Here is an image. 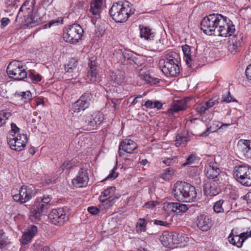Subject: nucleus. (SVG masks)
I'll list each match as a JSON object with an SVG mask.
<instances>
[{
    "label": "nucleus",
    "instance_id": "nucleus-1",
    "mask_svg": "<svg viewBox=\"0 0 251 251\" xmlns=\"http://www.w3.org/2000/svg\"><path fill=\"white\" fill-rule=\"evenodd\" d=\"M201 28L208 35L228 37L235 31L232 21L220 14H211L204 17L201 22Z\"/></svg>",
    "mask_w": 251,
    "mask_h": 251
},
{
    "label": "nucleus",
    "instance_id": "nucleus-2",
    "mask_svg": "<svg viewBox=\"0 0 251 251\" xmlns=\"http://www.w3.org/2000/svg\"><path fill=\"white\" fill-rule=\"evenodd\" d=\"M134 11L127 1H120L113 3L109 13L116 23H124L134 13Z\"/></svg>",
    "mask_w": 251,
    "mask_h": 251
},
{
    "label": "nucleus",
    "instance_id": "nucleus-3",
    "mask_svg": "<svg viewBox=\"0 0 251 251\" xmlns=\"http://www.w3.org/2000/svg\"><path fill=\"white\" fill-rule=\"evenodd\" d=\"M32 0H27L20 7L15 19V22L21 24L23 28H29L38 24L34 21L32 12L33 10Z\"/></svg>",
    "mask_w": 251,
    "mask_h": 251
},
{
    "label": "nucleus",
    "instance_id": "nucleus-4",
    "mask_svg": "<svg viewBox=\"0 0 251 251\" xmlns=\"http://www.w3.org/2000/svg\"><path fill=\"white\" fill-rule=\"evenodd\" d=\"M103 120V115L100 112L93 114L88 113L82 116L80 119V124L84 129H95Z\"/></svg>",
    "mask_w": 251,
    "mask_h": 251
},
{
    "label": "nucleus",
    "instance_id": "nucleus-5",
    "mask_svg": "<svg viewBox=\"0 0 251 251\" xmlns=\"http://www.w3.org/2000/svg\"><path fill=\"white\" fill-rule=\"evenodd\" d=\"M233 176L235 179L242 185L251 186V168L249 166L242 165L235 166L233 170Z\"/></svg>",
    "mask_w": 251,
    "mask_h": 251
},
{
    "label": "nucleus",
    "instance_id": "nucleus-6",
    "mask_svg": "<svg viewBox=\"0 0 251 251\" xmlns=\"http://www.w3.org/2000/svg\"><path fill=\"white\" fill-rule=\"evenodd\" d=\"M83 33V29L81 26L77 24H74L64 29L63 38L66 42L75 44L81 39Z\"/></svg>",
    "mask_w": 251,
    "mask_h": 251
},
{
    "label": "nucleus",
    "instance_id": "nucleus-7",
    "mask_svg": "<svg viewBox=\"0 0 251 251\" xmlns=\"http://www.w3.org/2000/svg\"><path fill=\"white\" fill-rule=\"evenodd\" d=\"M69 209L67 207L53 209L49 213L48 218L54 225L61 226L69 219Z\"/></svg>",
    "mask_w": 251,
    "mask_h": 251
},
{
    "label": "nucleus",
    "instance_id": "nucleus-8",
    "mask_svg": "<svg viewBox=\"0 0 251 251\" xmlns=\"http://www.w3.org/2000/svg\"><path fill=\"white\" fill-rule=\"evenodd\" d=\"M6 72L10 77L15 80H22L27 76V73L18 61L11 62L6 69Z\"/></svg>",
    "mask_w": 251,
    "mask_h": 251
},
{
    "label": "nucleus",
    "instance_id": "nucleus-9",
    "mask_svg": "<svg viewBox=\"0 0 251 251\" xmlns=\"http://www.w3.org/2000/svg\"><path fill=\"white\" fill-rule=\"evenodd\" d=\"M27 141L26 135L24 133L18 134L17 135L10 134L7 137V143L10 148L17 151H21L24 149Z\"/></svg>",
    "mask_w": 251,
    "mask_h": 251
},
{
    "label": "nucleus",
    "instance_id": "nucleus-10",
    "mask_svg": "<svg viewBox=\"0 0 251 251\" xmlns=\"http://www.w3.org/2000/svg\"><path fill=\"white\" fill-rule=\"evenodd\" d=\"M228 36L229 37L228 42V50L233 54L240 52L243 44V34L238 31L236 34Z\"/></svg>",
    "mask_w": 251,
    "mask_h": 251
},
{
    "label": "nucleus",
    "instance_id": "nucleus-11",
    "mask_svg": "<svg viewBox=\"0 0 251 251\" xmlns=\"http://www.w3.org/2000/svg\"><path fill=\"white\" fill-rule=\"evenodd\" d=\"M35 194L33 186L23 185L21 187L19 194L14 195L13 198L16 201L24 203L30 201Z\"/></svg>",
    "mask_w": 251,
    "mask_h": 251
},
{
    "label": "nucleus",
    "instance_id": "nucleus-12",
    "mask_svg": "<svg viewBox=\"0 0 251 251\" xmlns=\"http://www.w3.org/2000/svg\"><path fill=\"white\" fill-rule=\"evenodd\" d=\"M92 94L89 92L83 93L72 106L74 112L78 113L88 108L92 101Z\"/></svg>",
    "mask_w": 251,
    "mask_h": 251
},
{
    "label": "nucleus",
    "instance_id": "nucleus-13",
    "mask_svg": "<svg viewBox=\"0 0 251 251\" xmlns=\"http://www.w3.org/2000/svg\"><path fill=\"white\" fill-rule=\"evenodd\" d=\"M159 64L162 72L167 76H176L180 73L179 63H173L161 59Z\"/></svg>",
    "mask_w": 251,
    "mask_h": 251
},
{
    "label": "nucleus",
    "instance_id": "nucleus-14",
    "mask_svg": "<svg viewBox=\"0 0 251 251\" xmlns=\"http://www.w3.org/2000/svg\"><path fill=\"white\" fill-rule=\"evenodd\" d=\"M137 148L138 146L134 141L131 139H125L121 142L119 146V155L126 158L127 155L125 152L131 154Z\"/></svg>",
    "mask_w": 251,
    "mask_h": 251
},
{
    "label": "nucleus",
    "instance_id": "nucleus-15",
    "mask_svg": "<svg viewBox=\"0 0 251 251\" xmlns=\"http://www.w3.org/2000/svg\"><path fill=\"white\" fill-rule=\"evenodd\" d=\"M220 181L209 179L204 184L203 191L207 196H215L221 192L220 186Z\"/></svg>",
    "mask_w": 251,
    "mask_h": 251
},
{
    "label": "nucleus",
    "instance_id": "nucleus-16",
    "mask_svg": "<svg viewBox=\"0 0 251 251\" xmlns=\"http://www.w3.org/2000/svg\"><path fill=\"white\" fill-rule=\"evenodd\" d=\"M218 164L215 161H211L205 165L204 171L208 180H220L219 175L221 170Z\"/></svg>",
    "mask_w": 251,
    "mask_h": 251
},
{
    "label": "nucleus",
    "instance_id": "nucleus-17",
    "mask_svg": "<svg viewBox=\"0 0 251 251\" xmlns=\"http://www.w3.org/2000/svg\"><path fill=\"white\" fill-rule=\"evenodd\" d=\"M182 50L184 54L183 59L186 64L190 68L194 66L195 63V52L196 49L193 47H190L186 44L182 47Z\"/></svg>",
    "mask_w": 251,
    "mask_h": 251
},
{
    "label": "nucleus",
    "instance_id": "nucleus-18",
    "mask_svg": "<svg viewBox=\"0 0 251 251\" xmlns=\"http://www.w3.org/2000/svg\"><path fill=\"white\" fill-rule=\"evenodd\" d=\"M196 224L198 228L202 231H207L213 226V221L208 215L201 214L196 218Z\"/></svg>",
    "mask_w": 251,
    "mask_h": 251
},
{
    "label": "nucleus",
    "instance_id": "nucleus-19",
    "mask_svg": "<svg viewBox=\"0 0 251 251\" xmlns=\"http://www.w3.org/2000/svg\"><path fill=\"white\" fill-rule=\"evenodd\" d=\"M89 181V177L86 169L80 168L76 177L72 180L74 186L81 188L86 186Z\"/></svg>",
    "mask_w": 251,
    "mask_h": 251
},
{
    "label": "nucleus",
    "instance_id": "nucleus-20",
    "mask_svg": "<svg viewBox=\"0 0 251 251\" xmlns=\"http://www.w3.org/2000/svg\"><path fill=\"white\" fill-rule=\"evenodd\" d=\"M185 182L177 181L174 184L172 193L176 200L185 202Z\"/></svg>",
    "mask_w": 251,
    "mask_h": 251
},
{
    "label": "nucleus",
    "instance_id": "nucleus-21",
    "mask_svg": "<svg viewBox=\"0 0 251 251\" xmlns=\"http://www.w3.org/2000/svg\"><path fill=\"white\" fill-rule=\"evenodd\" d=\"M240 152L246 158H251V141L249 140H240L237 144Z\"/></svg>",
    "mask_w": 251,
    "mask_h": 251
},
{
    "label": "nucleus",
    "instance_id": "nucleus-22",
    "mask_svg": "<svg viewBox=\"0 0 251 251\" xmlns=\"http://www.w3.org/2000/svg\"><path fill=\"white\" fill-rule=\"evenodd\" d=\"M48 209V205L43 202H36L31 211L32 216L36 220H39L42 213L45 212Z\"/></svg>",
    "mask_w": 251,
    "mask_h": 251
},
{
    "label": "nucleus",
    "instance_id": "nucleus-23",
    "mask_svg": "<svg viewBox=\"0 0 251 251\" xmlns=\"http://www.w3.org/2000/svg\"><path fill=\"white\" fill-rule=\"evenodd\" d=\"M185 202H190L194 201L197 197V192L194 186L185 182Z\"/></svg>",
    "mask_w": 251,
    "mask_h": 251
},
{
    "label": "nucleus",
    "instance_id": "nucleus-24",
    "mask_svg": "<svg viewBox=\"0 0 251 251\" xmlns=\"http://www.w3.org/2000/svg\"><path fill=\"white\" fill-rule=\"evenodd\" d=\"M167 207L177 215H181L188 210V208L186 204L177 202L169 203Z\"/></svg>",
    "mask_w": 251,
    "mask_h": 251
},
{
    "label": "nucleus",
    "instance_id": "nucleus-25",
    "mask_svg": "<svg viewBox=\"0 0 251 251\" xmlns=\"http://www.w3.org/2000/svg\"><path fill=\"white\" fill-rule=\"evenodd\" d=\"M140 31V37L146 40H151L154 37V32L148 26L140 25L139 26Z\"/></svg>",
    "mask_w": 251,
    "mask_h": 251
},
{
    "label": "nucleus",
    "instance_id": "nucleus-26",
    "mask_svg": "<svg viewBox=\"0 0 251 251\" xmlns=\"http://www.w3.org/2000/svg\"><path fill=\"white\" fill-rule=\"evenodd\" d=\"M37 227L35 226H31L22 236L21 243L26 245L31 241L32 238L37 232Z\"/></svg>",
    "mask_w": 251,
    "mask_h": 251
},
{
    "label": "nucleus",
    "instance_id": "nucleus-27",
    "mask_svg": "<svg viewBox=\"0 0 251 251\" xmlns=\"http://www.w3.org/2000/svg\"><path fill=\"white\" fill-rule=\"evenodd\" d=\"M103 0H93L90 4V12L97 18H100V13Z\"/></svg>",
    "mask_w": 251,
    "mask_h": 251
},
{
    "label": "nucleus",
    "instance_id": "nucleus-28",
    "mask_svg": "<svg viewBox=\"0 0 251 251\" xmlns=\"http://www.w3.org/2000/svg\"><path fill=\"white\" fill-rule=\"evenodd\" d=\"M125 77L124 73L120 70L110 73V78L113 85H121Z\"/></svg>",
    "mask_w": 251,
    "mask_h": 251
},
{
    "label": "nucleus",
    "instance_id": "nucleus-29",
    "mask_svg": "<svg viewBox=\"0 0 251 251\" xmlns=\"http://www.w3.org/2000/svg\"><path fill=\"white\" fill-rule=\"evenodd\" d=\"M228 240L230 244L239 248L242 247L244 242L243 238L240 237V234L237 235L233 233V230H232L231 233L229 234L228 237Z\"/></svg>",
    "mask_w": 251,
    "mask_h": 251
},
{
    "label": "nucleus",
    "instance_id": "nucleus-30",
    "mask_svg": "<svg viewBox=\"0 0 251 251\" xmlns=\"http://www.w3.org/2000/svg\"><path fill=\"white\" fill-rule=\"evenodd\" d=\"M160 241L162 245L166 247H171L175 243L174 235L172 233L165 232L160 237Z\"/></svg>",
    "mask_w": 251,
    "mask_h": 251
},
{
    "label": "nucleus",
    "instance_id": "nucleus-31",
    "mask_svg": "<svg viewBox=\"0 0 251 251\" xmlns=\"http://www.w3.org/2000/svg\"><path fill=\"white\" fill-rule=\"evenodd\" d=\"M190 140V134L188 131H184L178 133L176 137V147H179L181 145L186 144Z\"/></svg>",
    "mask_w": 251,
    "mask_h": 251
},
{
    "label": "nucleus",
    "instance_id": "nucleus-32",
    "mask_svg": "<svg viewBox=\"0 0 251 251\" xmlns=\"http://www.w3.org/2000/svg\"><path fill=\"white\" fill-rule=\"evenodd\" d=\"M162 59L173 63H179L180 60V57L179 55L176 52L170 51L167 53L165 55L164 58Z\"/></svg>",
    "mask_w": 251,
    "mask_h": 251
},
{
    "label": "nucleus",
    "instance_id": "nucleus-33",
    "mask_svg": "<svg viewBox=\"0 0 251 251\" xmlns=\"http://www.w3.org/2000/svg\"><path fill=\"white\" fill-rule=\"evenodd\" d=\"M115 190L116 188L114 186L109 187L105 189L102 195L100 196V200H102L104 198H107V199L116 198L115 197L113 196Z\"/></svg>",
    "mask_w": 251,
    "mask_h": 251
},
{
    "label": "nucleus",
    "instance_id": "nucleus-34",
    "mask_svg": "<svg viewBox=\"0 0 251 251\" xmlns=\"http://www.w3.org/2000/svg\"><path fill=\"white\" fill-rule=\"evenodd\" d=\"M8 238L3 230L0 229V249L3 251L7 250L6 246L9 244Z\"/></svg>",
    "mask_w": 251,
    "mask_h": 251
},
{
    "label": "nucleus",
    "instance_id": "nucleus-35",
    "mask_svg": "<svg viewBox=\"0 0 251 251\" xmlns=\"http://www.w3.org/2000/svg\"><path fill=\"white\" fill-rule=\"evenodd\" d=\"M77 65V61L75 58H71L68 64L65 66V70L67 73H74L76 70V66Z\"/></svg>",
    "mask_w": 251,
    "mask_h": 251
},
{
    "label": "nucleus",
    "instance_id": "nucleus-36",
    "mask_svg": "<svg viewBox=\"0 0 251 251\" xmlns=\"http://www.w3.org/2000/svg\"><path fill=\"white\" fill-rule=\"evenodd\" d=\"M185 103L183 100H177L174 101L173 107L170 109L171 112H177L185 109Z\"/></svg>",
    "mask_w": 251,
    "mask_h": 251
},
{
    "label": "nucleus",
    "instance_id": "nucleus-37",
    "mask_svg": "<svg viewBox=\"0 0 251 251\" xmlns=\"http://www.w3.org/2000/svg\"><path fill=\"white\" fill-rule=\"evenodd\" d=\"M125 52H122L121 50H118L113 53V59L117 63H121L123 65H125L124 56Z\"/></svg>",
    "mask_w": 251,
    "mask_h": 251
},
{
    "label": "nucleus",
    "instance_id": "nucleus-38",
    "mask_svg": "<svg viewBox=\"0 0 251 251\" xmlns=\"http://www.w3.org/2000/svg\"><path fill=\"white\" fill-rule=\"evenodd\" d=\"M11 116L10 112L2 110L0 111V127L4 125L6 121Z\"/></svg>",
    "mask_w": 251,
    "mask_h": 251
},
{
    "label": "nucleus",
    "instance_id": "nucleus-39",
    "mask_svg": "<svg viewBox=\"0 0 251 251\" xmlns=\"http://www.w3.org/2000/svg\"><path fill=\"white\" fill-rule=\"evenodd\" d=\"M15 96L18 97H22L23 99L25 100V102H27L28 100L32 99V95L30 91H27L26 92H22L21 93L16 92L15 94Z\"/></svg>",
    "mask_w": 251,
    "mask_h": 251
},
{
    "label": "nucleus",
    "instance_id": "nucleus-40",
    "mask_svg": "<svg viewBox=\"0 0 251 251\" xmlns=\"http://www.w3.org/2000/svg\"><path fill=\"white\" fill-rule=\"evenodd\" d=\"M224 203L225 201L223 200H220L215 202L213 208L214 212L217 213L224 212L223 204Z\"/></svg>",
    "mask_w": 251,
    "mask_h": 251
},
{
    "label": "nucleus",
    "instance_id": "nucleus-41",
    "mask_svg": "<svg viewBox=\"0 0 251 251\" xmlns=\"http://www.w3.org/2000/svg\"><path fill=\"white\" fill-rule=\"evenodd\" d=\"M97 73L96 66L93 65L91 62L90 66V72L88 74V77L91 81L95 82L97 80Z\"/></svg>",
    "mask_w": 251,
    "mask_h": 251
},
{
    "label": "nucleus",
    "instance_id": "nucleus-42",
    "mask_svg": "<svg viewBox=\"0 0 251 251\" xmlns=\"http://www.w3.org/2000/svg\"><path fill=\"white\" fill-rule=\"evenodd\" d=\"M143 79L147 82V83L150 85L155 84L159 82L158 78L153 77L149 74L145 75L144 76Z\"/></svg>",
    "mask_w": 251,
    "mask_h": 251
},
{
    "label": "nucleus",
    "instance_id": "nucleus-43",
    "mask_svg": "<svg viewBox=\"0 0 251 251\" xmlns=\"http://www.w3.org/2000/svg\"><path fill=\"white\" fill-rule=\"evenodd\" d=\"M198 160V157L195 154H191L187 158L185 162L182 164V166H185L195 163Z\"/></svg>",
    "mask_w": 251,
    "mask_h": 251
},
{
    "label": "nucleus",
    "instance_id": "nucleus-44",
    "mask_svg": "<svg viewBox=\"0 0 251 251\" xmlns=\"http://www.w3.org/2000/svg\"><path fill=\"white\" fill-rule=\"evenodd\" d=\"M28 76L33 81L39 82L41 80V75L39 74H35L32 71L28 73Z\"/></svg>",
    "mask_w": 251,
    "mask_h": 251
},
{
    "label": "nucleus",
    "instance_id": "nucleus-45",
    "mask_svg": "<svg viewBox=\"0 0 251 251\" xmlns=\"http://www.w3.org/2000/svg\"><path fill=\"white\" fill-rule=\"evenodd\" d=\"M236 100L231 97L230 92L229 91L226 92L223 94L222 98L221 100L222 102H225L226 103L230 102L231 101H236Z\"/></svg>",
    "mask_w": 251,
    "mask_h": 251
},
{
    "label": "nucleus",
    "instance_id": "nucleus-46",
    "mask_svg": "<svg viewBox=\"0 0 251 251\" xmlns=\"http://www.w3.org/2000/svg\"><path fill=\"white\" fill-rule=\"evenodd\" d=\"M63 24V20L55 19L50 21L48 24L44 25V28H50L52 26H56Z\"/></svg>",
    "mask_w": 251,
    "mask_h": 251
},
{
    "label": "nucleus",
    "instance_id": "nucleus-47",
    "mask_svg": "<svg viewBox=\"0 0 251 251\" xmlns=\"http://www.w3.org/2000/svg\"><path fill=\"white\" fill-rule=\"evenodd\" d=\"M196 109L197 112L201 115L203 114L205 112L208 110L207 105L205 102L198 104L197 106Z\"/></svg>",
    "mask_w": 251,
    "mask_h": 251
},
{
    "label": "nucleus",
    "instance_id": "nucleus-48",
    "mask_svg": "<svg viewBox=\"0 0 251 251\" xmlns=\"http://www.w3.org/2000/svg\"><path fill=\"white\" fill-rule=\"evenodd\" d=\"M4 4L7 8L6 11H10L16 7V0H5Z\"/></svg>",
    "mask_w": 251,
    "mask_h": 251
},
{
    "label": "nucleus",
    "instance_id": "nucleus-49",
    "mask_svg": "<svg viewBox=\"0 0 251 251\" xmlns=\"http://www.w3.org/2000/svg\"><path fill=\"white\" fill-rule=\"evenodd\" d=\"M116 199L117 198L108 199H107V198H104V199H102V200H100V201L104 203L106 208H108L113 205V204L116 201Z\"/></svg>",
    "mask_w": 251,
    "mask_h": 251
},
{
    "label": "nucleus",
    "instance_id": "nucleus-50",
    "mask_svg": "<svg viewBox=\"0 0 251 251\" xmlns=\"http://www.w3.org/2000/svg\"><path fill=\"white\" fill-rule=\"evenodd\" d=\"M145 222L146 220L144 218H140L137 223V227H139V229L141 231L144 232L146 230Z\"/></svg>",
    "mask_w": 251,
    "mask_h": 251
},
{
    "label": "nucleus",
    "instance_id": "nucleus-51",
    "mask_svg": "<svg viewBox=\"0 0 251 251\" xmlns=\"http://www.w3.org/2000/svg\"><path fill=\"white\" fill-rule=\"evenodd\" d=\"M124 59L125 65H127L128 64H132V62H134L133 54L131 53L125 52Z\"/></svg>",
    "mask_w": 251,
    "mask_h": 251
},
{
    "label": "nucleus",
    "instance_id": "nucleus-52",
    "mask_svg": "<svg viewBox=\"0 0 251 251\" xmlns=\"http://www.w3.org/2000/svg\"><path fill=\"white\" fill-rule=\"evenodd\" d=\"M117 170V164L114 166V167L112 170L111 173L109 174V175L104 179V180H105L107 179L110 178L112 180L116 179L118 176V173L116 172Z\"/></svg>",
    "mask_w": 251,
    "mask_h": 251
},
{
    "label": "nucleus",
    "instance_id": "nucleus-53",
    "mask_svg": "<svg viewBox=\"0 0 251 251\" xmlns=\"http://www.w3.org/2000/svg\"><path fill=\"white\" fill-rule=\"evenodd\" d=\"M74 166L73 163L71 161H65L60 166L61 170L63 171L65 169L69 170Z\"/></svg>",
    "mask_w": 251,
    "mask_h": 251
},
{
    "label": "nucleus",
    "instance_id": "nucleus-54",
    "mask_svg": "<svg viewBox=\"0 0 251 251\" xmlns=\"http://www.w3.org/2000/svg\"><path fill=\"white\" fill-rule=\"evenodd\" d=\"M240 235L244 241L248 238L251 237V226L249 227L246 231L240 233Z\"/></svg>",
    "mask_w": 251,
    "mask_h": 251
},
{
    "label": "nucleus",
    "instance_id": "nucleus-55",
    "mask_svg": "<svg viewBox=\"0 0 251 251\" xmlns=\"http://www.w3.org/2000/svg\"><path fill=\"white\" fill-rule=\"evenodd\" d=\"M206 105H207V109H209L210 108L213 107L214 105H216L219 103V101L218 100H214V99H211L208 101H207L205 102Z\"/></svg>",
    "mask_w": 251,
    "mask_h": 251
},
{
    "label": "nucleus",
    "instance_id": "nucleus-56",
    "mask_svg": "<svg viewBox=\"0 0 251 251\" xmlns=\"http://www.w3.org/2000/svg\"><path fill=\"white\" fill-rule=\"evenodd\" d=\"M88 211L93 215H96L99 214L100 210L95 206H90L88 207Z\"/></svg>",
    "mask_w": 251,
    "mask_h": 251
},
{
    "label": "nucleus",
    "instance_id": "nucleus-57",
    "mask_svg": "<svg viewBox=\"0 0 251 251\" xmlns=\"http://www.w3.org/2000/svg\"><path fill=\"white\" fill-rule=\"evenodd\" d=\"M240 200L246 201L247 203H251V192H249L245 195L241 197Z\"/></svg>",
    "mask_w": 251,
    "mask_h": 251
},
{
    "label": "nucleus",
    "instance_id": "nucleus-58",
    "mask_svg": "<svg viewBox=\"0 0 251 251\" xmlns=\"http://www.w3.org/2000/svg\"><path fill=\"white\" fill-rule=\"evenodd\" d=\"M154 224L156 225H159L165 227H167L169 225V224L167 221H161L159 220H155L154 221Z\"/></svg>",
    "mask_w": 251,
    "mask_h": 251
},
{
    "label": "nucleus",
    "instance_id": "nucleus-59",
    "mask_svg": "<svg viewBox=\"0 0 251 251\" xmlns=\"http://www.w3.org/2000/svg\"><path fill=\"white\" fill-rule=\"evenodd\" d=\"M174 174V171L171 168H168L164 170V172L163 174V177H166L167 175L171 176Z\"/></svg>",
    "mask_w": 251,
    "mask_h": 251
},
{
    "label": "nucleus",
    "instance_id": "nucleus-60",
    "mask_svg": "<svg viewBox=\"0 0 251 251\" xmlns=\"http://www.w3.org/2000/svg\"><path fill=\"white\" fill-rule=\"evenodd\" d=\"M11 132L13 133V135H15L19 131L20 128L17 127L16 125L14 123L11 124Z\"/></svg>",
    "mask_w": 251,
    "mask_h": 251
},
{
    "label": "nucleus",
    "instance_id": "nucleus-61",
    "mask_svg": "<svg viewBox=\"0 0 251 251\" xmlns=\"http://www.w3.org/2000/svg\"><path fill=\"white\" fill-rule=\"evenodd\" d=\"M10 23V20L8 18H3L1 20V27L3 28L7 26Z\"/></svg>",
    "mask_w": 251,
    "mask_h": 251
},
{
    "label": "nucleus",
    "instance_id": "nucleus-62",
    "mask_svg": "<svg viewBox=\"0 0 251 251\" xmlns=\"http://www.w3.org/2000/svg\"><path fill=\"white\" fill-rule=\"evenodd\" d=\"M51 201V198L49 195L44 196L40 202H43L44 204H47L48 205V208L49 207V203Z\"/></svg>",
    "mask_w": 251,
    "mask_h": 251
},
{
    "label": "nucleus",
    "instance_id": "nucleus-63",
    "mask_svg": "<svg viewBox=\"0 0 251 251\" xmlns=\"http://www.w3.org/2000/svg\"><path fill=\"white\" fill-rule=\"evenodd\" d=\"M155 205H156V204H155L154 201H148V202H146L144 204V207H145L147 208L152 209L153 207H154L155 206Z\"/></svg>",
    "mask_w": 251,
    "mask_h": 251
},
{
    "label": "nucleus",
    "instance_id": "nucleus-64",
    "mask_svg": "<svg viewBox=\"0 0 251 251\" xmlns=\"http://www.w3.org/2000/svg\"><path fill=\"white\" fill-rule=\"evenodd\" d=\"M245 73L247 77L251 81V64L247 67Z\"/></svg>",
    "mask_w": 251,
    "mask_h": 251
}]
</instances>
